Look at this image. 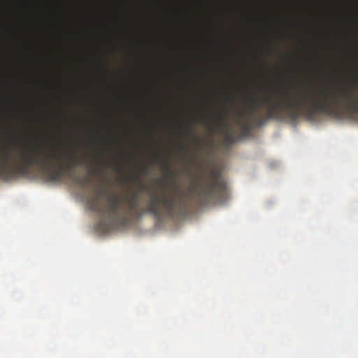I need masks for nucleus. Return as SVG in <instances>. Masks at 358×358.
I'll return each instance as SVG.
<instances>
[{
	"label": "nucleus",
	"instance_id": "nucleus-5",
	"mask_svg": "<svg viewBox=\"0 0 358 358\" xmlns=\"http://www.w3.org/2000/svg\"><path fill=\"white\" fill-rule=\"evenodd\" d=\"M226 114L222 111H215L210 116H203L202 122L208 124L210 129H214L218 126L224 129V141L226 144H231L235 141V136L232 129L226 123Z\"/></svg>",
	"mask_w": 358,
	"mask_h": 358
},
{
	"label": "nucleus",
	"instance_id": "nucleus-10",
	"mask_svg": "<svg viewBox=\"0 0 358 358\" xmlns=\"http://www.w3.org/2000/svg\"><path fill=\"white\" fill-rule=\"evenodd\" d=\"M90 172L92 173H98V170L94 168V167H92L90 169Z\"/></svg>",
	"mask_w": 358,
	"mask_h": 358
},
{
	"label": "nucleus",
	"instance_id": "nucleus-1",
	"mask_svg": "<svg viewBox=\"0 0 358 358\" xmlns=\"http://www.w3.org/2000/svg\"><path fill=\"white\" fill-rule=\"evenodd\" d=\"M275 96L265 95L262 99L252 98V106L237 112V124L249 131L256 120L255 111L264 108L270 118L279 119L282 112L292 120L301 114L312 118L318 114L333 115L344 106L352 113L358 112V96L352 88L320 85L313 90H303L299 94H288L273 90Z\"/></svg>",
	"mask_w": 358,
	"mask_h": 358
},
{
	"label": "nucleus",
	"instance_id": "nucleus-2",
	"mask_svg": "<svg viewBox=\"0 0 358 358\" xmlns=\"http://www.w3.org/2000/svg\"><path fill=\"white\" fill-rule=\"evenodd\" d=\"M82 164V161L74 151L58 152L52 149L45 152L41 149L20 147L16 155H11L6 148L0 149V177L25 175L34 165L43 170L48 180L60 181L66 172Z\"/></svg>",
	"mask_w": 358,
	"mask_h": 358
},
{
	"label": "nucleus",
	"instance_id": "nucleus-8",
	"mask_svg": "<svg viewBox=\"0 0 358 358\" xmlns=\"http://www.w3.org/2000/svg\"><path fill=\"white\" fill-rule=\"evenodd\" d=\"M187 132L188 134L192 136V141L194 143H198L199 142V138L194 135V129L192 128H191V127L188 128V129L187 130Z\"/></svg>",
	"mask_w": 358,
	"mask_h": 358
},
{
	"label": "nucleus",
	"instance_id": "nucleus-7",
	"mask_svg": "<svg viewBox=\"0 0 358 358\" xmlns=\"http://www.w3.org/2000/svg\"><path fill=\"white\" fill-rule=\"evenodd\" d=\"M69 176L71 178H72L76 183H77L81 186H85L90 181L88 178L81 179L78 176H76L72 173H69Z\"/></svg>",
	"mask_w": 358,
	"mask_h": 358
},
{
	"label": "nucleus",
	"instance_id": "nucleus-3",
	"mask_svg": "<svg viewBox=\"0 0 358 358\" xmlns=\"http://www.w3.org/2000/svg\"><path fill=\"white\" fill-rule=\"evenodd\" d=\"M101 193V190L99 189L98 196L90 202V209L102 214L106 218V222L103 224L106 230L116 227H127L132 219L141 217L145 213L159 218L162 215L159 208L161 204L170 216L173 215L178 205L185 206L183 199L179 195L175 197L168 195L165 192L163 195H159L148 189L150 199L145 208H140L138 195L136 192L122 196L110 195L108 196L106 206L101 208L99 204V196Z\"/></svg>",
	"mask_w": 358,
	"mask_h": 358
},
{
	"label": "nucleus",
	"instance_id": "nucleus-14",
	"mask_svg": "<svg viewBox=\"0 0 358 358\" xmlns=\"http://www.w3.org/2000/svg\"><path fill=\"white\" fill-rule=\"evenodd\" d=\"M113 165H115V166L117 168V169H118V170L120 169H119V167H117V163H116V162H115V163H113Z\"/></svg>",
	"mask_w": 358,
	"mask_h": 358
},
{
	"label": "nucleus",
	"instance_id": "nucleus-13",
	"mask_svg": "<svg viewBox=\"0 0 358 358\" xmlns=\"http://www.w3.org/2000/svg\"><path fill=\"white\" fill-rule=\"evenodd\" d=\"M131 178L134 180H136L138 179V177L136 175H133Z\"/></svg>",
	"mask_w": 358,
	"mask_h": 358
},
{
	"label": "nucleus",
	"instance_id": "nucleus-6",
	"mask_svg": "<svg viewBox=\"0 0 358 358\" xmlns=\"http://www.w3.org/2000/svg\"><path fill=\"white\" fill-rule=\"evenodd\" d=\"M164 169L165 173H166L164 179L158 178V179H157V181L159 183H161L163 180L169 181V183L173 186L174 192L177 194H178L180 192V189H179L178 185L174 184V182H173L174 173L172 171L169 162L164 163Z\"/></svg>",
	"mask_w": 358,
	"mask_h": 358
},
{
	"label": "nucleus",
	"instance_id": "nucleus-12",
	"mask_svg": "<svg viewBox=\"0 0 358 358\" xmlns=\"http://www.w3.org/2000/svg\"><path fill=\"white\" fill-rule=\"evenodd\" d=\"M148 189L147 187H145L144 185L141 184L140 185V189L143 190V189Z\"/></svg>",
	"mask_w": 358,
	"mask_h": 358
},
{
	"label": "nucleus",
	"instance_id": "nucleus-11",
	"mask_svg": "<svg viewBox=\"0 0 358 358\" xmlns=\"http://www.w3.org/2000/svg\"><path fill=\"white\" fill-rule=\"evenodd\" d=\"M181 150L182 152H186L188 149L186 147H181Z\"/></svg>",
	"mask_w": 358,
	"mask_h": 358
},
{
	"label": "nucleus",
	"instance_id": "nucleus-9",
	"mask_svg": "<svg viewBox=\"0 0 358 358\" xmlns=\"http://www.w3.org/2000/svg\"><path fill=\"white\" fill-rule=\"evenodd\" d=\"M148 172V169L147 166H143L141 169V173L142 174H147Z\"/></svg>",
	"mask_w": 358,
	"mask_h": 358
},
{
	"label": "nucleus",
	"instance_id": "nucleus-4",
	"mask_svg": "<svg viewBox=\"0 0 358 358\" xmlns=\"http://www.w3.org/2000/svg\"><path fill=\"white\" fill-rule=\"evenodd\" d=\"M190 193L201 205L208 203L210 200L220 201L226 194V185L221 179L220 172L213 171L210 173L209 181L199 180L191 187Z\"/></svg>",
	"mask_w": 358,
	"mask_h": 358
}]
</instances>
